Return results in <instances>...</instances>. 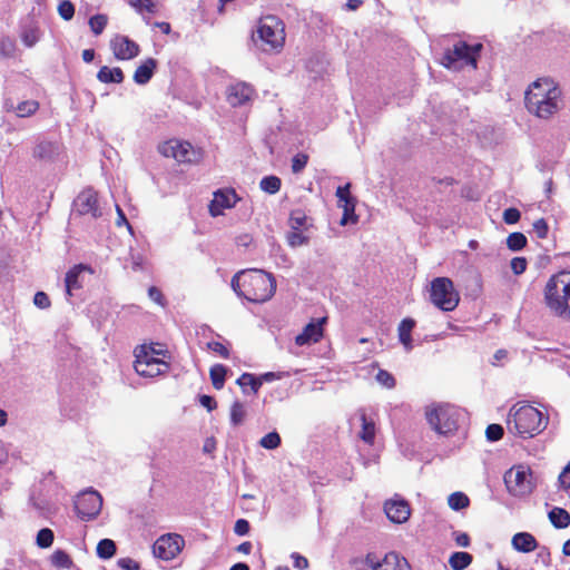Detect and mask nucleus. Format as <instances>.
<instances>
[{
  "mask_svg": "<svg viewBox=\"0 0 570 570\" xmlns=\"http://www.w3.org/2000/svg\"><path fill=\"white\" fill-rule=\"evenodd\" d=\"M76 210L80 215H89L92 218L101 216L99 208L98 194L92 188L83 189L75 200Z\"/></svg>",
  "mask_w": 570,
  "mask_h": 570,
  "instance_id": "dca6fc26",
  "label": "nucleus"
},
{
  "mask_svg": "<svg viewBox=\"0 0 570 570\" xmlns=\"http://www.w3.org/2000/svg\"><path fill=\"white\" fill-rule=\"evenodd\" d=\"M207 348L212 352L218 354L223 358L229 357V350L227 346H225L223 343L217 341H212L207 343Z\"/></svg>",
  "mask_w": 570,
  "mask_h": 570,
  "instance_id": "864d4df0",
  "label": "nucleus"
},
{
  "mask_svg": "<svg viewBox=\"0 0 570 570\" xmlns=\"http://www.w3.org/2000/svg\"><path fill=\"white\" fill-rule=\"evenodd\" d=\"M341 207L343 208V217L341 219V225H345L350 219H352L353 222L357 220V217L355 216V197L352 196L348 199H345Z\"/></svg>",
  "mask_w": 570,
  "mask_h": 570,
  "instance_id": "e433bc0d",
  "label": "nucleus"
},
{
  "mask_svg": "<svg viewBox=\"0 0 570 570\" xmlns=\"http://www.w3.org/2000/svg\"><path fill=\"white\" fill-rule=\"evenodd\" d=\"M148 295L150 299H153L155 303L159 305H164V295L159 288L156 286H150L148 289Z\"/></svg>",
  "mask_w": 570,
  "mask_h": 570,
  "instance_id": "e2e57ef3",
  "label": "nucleus"
},
{
  "mask_svg": "<svg viewBox=\"0 0 570 570\" xmlns=\"http://www.w3.org/2000/svg\"><path fill=\"white\" fill-rule=\"evenodd\" d=\"M97 79L102 83H121L125 75L119 67L109 68L102 66L97 72Z\"/></svg>",
  "mask_w": 570,
  "mask_h": 570,
  "instance_id": "a878e982",
  "label": "nucleus"
},
{
  "mask_svg": "<svg viewBox=\"0 0 570 570\" xmlns=\"http://www.w3.org/2000/svg\"><path fill=\"white\" fill-rule=\"evenodd\" d=\"M157 61L154 58L146 59L134 72V81L137 85H146L154 76Z\"/></svg>",
  "mask_w": 570,
  "mask_h": 570,
  "instance_id": "5701e85b",
  "label": "nucleus"
},
{
  "mask_svg": "<svg viewBox=\"0 0 570 570\" xmlns=\"http://www.w3.org/2000/svg\"><path fill=\"white\" fill-rule=\"evenodd\" d=\"M482 49V43L469 45L460 40L455 42L452 48L444 51L441 63L446 69L452 70H461L464 67L476 69Z\"/></svg>",
  "mask_w": 570,
  "mask_h": 570,
  "instance_id": "423d86ee",
  "label": "nucleus"
},
{
  "mask_svg": "<svg viewBox=\"0 0 570 570\" xmlns=\"http://www.w3.org/2000/svg\"><path fill=\"white\" fill-rule=\"evenodd\" d=\"M53 532L49 528L41 529L37 534V544L40 548H49L53 543Z\"/></svg>",
  "mask_w": 570,
  "mask_h": 570,
  "instance_id": "c03bdc74",
  "label": "nucleus"
},
{
  "mask_svg": "<svg viewBox=\"0 0 570 570\" xmlns=\"http://www.w3.org/2000/svg\"><path fill=\"white\" fill-rule=\"evenodd\" d=\"M362 431L360 438L367 444L372 445L375 440V424L366 419L365 414H362Z\"/></svg>",
  "mask_w": 570,
  "mask_h": 570,
  "instance_id": "2f4dec72",
  "label": "nucleus"
},
{
  "mask_svg": "<svg viewBox=\"0 0 570 570\" xmlns=\"http://www.w3.org/2000/svg\"><path fill=\"white\" fill-rule=\"evenodd\" d=\"M110 49L117 60H130L140 52L139 45L124 35H115L110 39Z\"/></svg>",
  "mask_w": 570,
  "mask_h": 570,
  "instance_id": "2eb2a0df",
  "label": "nucleus"
},
{
  "mask_svg": "<svg viewBox=\"0 0 570 570\" xmlns=\"http://www.w3.org/2000/svg\"><path fill=\"white\" fill-rule=\"evenodd\" d=\"M22 41L27 47H32L38 41V33L36 29L26 30L22 33Z\"/></svg>",
  "mask_w": 570,
  "mask_h": 570,
  "instance_id": "bf43d9fd",
  "label": "nucleus"
},
{
  "mask_svg": "<svg viewBox=\"0 0 570 570\" xmlns=\"http://www.w3.org/2000/svg\"><path fill=\"white\" fill-rule=\"evenodd\" d=\"M287 243L291 247L303 246L308 243V237L303 234L301 229H292L286 236Z\"/></svg>",
  "mask_w": 570,
  "mask_h": 570,
  "instance_id": "a19ab883",
  "label": "nucleus"
},
{
  "mask_svg": "<svg viewBox=\"0 0 570 570\" xmlns=\"http://www.w3.org/2000/svg\"><path fill=\"white\" fill-rule=\"evenodd\" d=\"M16 52V43L10 38H2L0 40V55L4 58L13 57Z\"/></svg>",
  "mask_w": 570,
  "mask_h": 570,
  "instance_id": "09e8293b",
  "label": "nucleus"
},
{
  "mask_svg": "<svg viewBox=\"0 0 570 570\" xmlns=\"http://www.w3.org/2000/svg\"><path fill=\"white\" fill-rule=\"evenodd\" d=\"M259 444L264 449L274 450L281 445V436L275 431L269 432L261 439Z\"/></svg>",
  "mask_w": 570,
  "mask_h": 570,
  "instance_id": "37998d69",
  "label": "nucleus"
},
{
  "mask_svg": "<svg viewBox=\"0 0 570 570\" xmlns=\"http://www.w3.org/2000/svg\"><path fill=\"white\" fill-rule=\"evenodd\" d=\"M455 543L459 547L466 548L470 546V537L465 532H458L455 533Z\"/></svg>",
  "mask_w": 570,
  "mask_h": 570,
  "instance_id": "774afa93",
  "label": "nucleus"
},
{
  "mask_svg": "<svg viewBox=\"0 0 570 570\" xmlns=\"http://www.w3.org/2000/svg\"><path fill=\"white\" fill-rule=\"evenodd\" d=\"M306 223V216L301 210H295L291 214L289 224L292 229H301Z\"/></svg>",
  "mask_w": 570,
  "mask_h": 570,
  "instance_id": "3c124183",
  "label": "nucleus"
},
{
  "mask_svg": "<svg viewBox=\"0 0 570 570\" xmlns=\"http://www.w3.org/2000/svg\"><path fill=\"white\" fill-rule=\"evenodd\" d=\"M291 558L293 559V566L296 569L305 570L309 566V562H308L307 558H305L304 556H302V554H299L297 552H293Z\"/></svg>",
  "mask_w": 570,
  "mask_h": 570,
  "instance_id": "13d9d810",
  "label": "nucleus"
},
{
  "mask_svg": "<svg viewBox=\"0 0 570 570\" xmlns=\"http://www.w3.org/2000/svg\"><path fill=\"white\" fill-rule=\"evenodd\" d=\"M227 368L223 364H215L209 370V376L215 390H222L225 385Z\"/></svg>",
  "mask_w": 570,
  "mask_h": 570,
  "instance_id": "cd10ccee",
  "label": "nucleus"
},
{
  "mask_svg": "<svg viewBox=\"0 0 570 570\" xmlns=\"http://www.w3.org/2000/svg\"><path fill=\"white\" fill-rule=\"evenodd\" d=\"M128 4L132 7L137 12H148V13H155L156 12V4L153 0H127Z\"/></svg>",
  "mask_w": 570,
  "mask_h": 570,
  "instance_id": "79ce46f5",
  "label": "nucleus"
},
{
  "mask_svg": "<svg viewBox=\"0 0 570 570\" xmlns=\"http://www.w3.org/2000/svg\"><path fill=\"white\" fill-rule=\"evenodd\" d=\"M561 90L549 78H539L525 91L524 101L529 112L548 119L558 111Z\"/></svg>",
  "mask_w": 570,
  "mask_h": 570,
  "instance_id": "f03ea898",
  "label": "nucleus"
},
{
  "mask_svg": "<svg viewBox=\"0 0 570 570\" xmlns=\"http://www.w3.org/2000/svg\"><path fill=\"white\" fill-rule=\"evenodd\" d=\"M82 272L94 273L92 268L85 264H77L67 272L65 284L68 296H72V291L80 289L82 287V283L79 281Z\"/></svg>",
  "mask_w": 570,
  "mask_h": 570,
  "instance_id": "412c9836",
  "label": "nucleus"
},
{
  "mask_svg": "<svg viewBox=\"0 0 570 570\" xmlns=\"http://www.w3.org/2000/svg\"><path fill=\"white\" fill-rule=\"evenodd\" d=\"M158 151L167 158H174L179 164H198L204 158L202 148L194 147L188 141L170 139L158 147Z\"/></svg>",
  "mask_w": 570,
  "mask_h": 570,
  "instance_id": "9d476101",
  "label": "nucleus"
},
{
  "mask_svg": "<svg viewBox=\"0 0 570 570\" xmlns=\"http://www.w3.org/2000/svg\"><path fill=\"white\" fill-rule=\"evenodd\" d=\"M259 186H261L262 190H264L265 193L274 195L279 191L281 186H282V180L277 176L271 175V176L264 177L261 180Z\"/></svg>",
  "mask_w": 570,
  "mask_h": 570,
  "instance_id": "4c0bfd02",
  "label": "nucleus"
},
{
  "mask_svg": "<svg viewBox=\"0 0 570 570\" xmlns=\"http://www.w3.org/2000/svg\"><path fill=\"white\" fill-rule=\"evenodd\" d=\"M255 94V89L246 82L232 85L227 91V101L230 106L237 107L249 101Z\"/></svg>",
  "mask_w": 570,
  "mask_h": 570,
  "instance_id": "6ab92c4d",
  "label": "nucleus"
},
{
  "mask_svg": "<svg viewBox=\"0 0 570 570\" xmlns=\"http://www.w3.org/2000/svg\"><path fill=\"white\" fill-rule=\"evenodd\" d=\"M511 544L514 550L523 553H529L538 548V541L529 532H519L512 537Z\"/></svg>",
  "mask_w": 570,
  "mask_h": 570,
  "instance_id": "4be33fe9",
  "label": "nucleus"
},
{
  "mask_svg": "<svg viewBox=\"0 0 570 570\" xmlns=\"http://www.w3.org/2000/svg\"><path fill=\"white\" fill-rule=\"evenodd\" d=\"M541 411L525 403L518 402L511 406L507 419V429L510 433L522 439H530L540 434L547 426Z\"/></svg>",
  "mask_w": 570,
  "mask_h": 570,
  "instance_id": "7ed1b4c3",
  "label": "nucleus"
},
{
  "mask_svg": "<svg viewBox=\"0 0 570 570\" xmlns=\"http://www.w3.org/2000/svg\"><path fill=\"white\" fill-rule=\"evenodd\" d=\"M350 188H351V184L347 183L346 185L340 186L336 189V197L338 198V202L343 203L345 199H348L350 197H352Z\"/></svg>",
  "mask_w": 570,
  "mask_h": 570,
  "instance_id": "69168bd1",
  "label": "nucleus"
},
{
  "mask_svg": "<svg viewBox=\"0 0 570 570\" xmlns=\"http://www.w3.org/2000/svg\"><path fill=\"white\" fill-rule=\"evenodd\" d=\"M33 304L39 308H48L51 302L45 292H37L33 297Z\"/></svg>",
  "mask_w": 570,
  "mask_h": 570,
  "instance_id": "4d7b16f0",
  "label": "nucleus"
},
{
  "mask_svg": "<svg viewBox=\"0 0 570 570\" xmlns=\"http://www.w3.org/2000/svg\"><path fill=\"white\" fill-rule=\"evenodd\" d=\"M118 566L122 570H139V563L131 558H121L118 560Z\"/></svg>",
  "mask_w": 570,
  "mask_h": 570,
  "instance_id": "680f3d73",
  "label": "nucleus"
},
{
  "mask_svg": "<svg viewBox=\"0 0 570 570\" xmlns=\"http://www.w3.org/2000/svg\"><path fill=\"white\" fill-rule=\"evenodd\" d=\"M238 196L233 188L219 189L214 193V198L209 204V213L216 217L223 215L224 210L236 205Z\"/></svg>",
  "mask_w": 570,
  "mask_h": 570,
  "instance_id": "f3484780",
  "label": "nucleus"
},
{
  "mask_svg": "<svg viewBox=\"0 0 570 570\" xmlns=\"http://www.w3.org/2000/svg\"><path fill=\"white\" fill-rule=\"evenodd\" d=\"M250 525L249 522L245 519H238L235 522L234 531L238 535H245L249 532Z\"/></svg>",
  "mask_w": 570,
  "mask_h": 570,
  "instance_id": "052dcab7",
  "label": "nucleus"
},
{
  "mask_svg": "<svg viewBox=\"0 0 570 570\" xmlns=\"http://www.w3.org/2000/svg\"><path fill=\"white\" fill-rule=\"evenodd\" d=\"M38 109L39 102L37 100H24L17 105L16 112L17 116L23 118L36 114Z\"/></svg>",
  "mask_w": 570,
  "mask_h": 570,
  "instance_id": "58836bf2",
  "label": "nucleus"
},
{
  "mask_svg": "<svg viewBox=\"0 0 570 570\" xmlns=\"http://www.w3.org/2000/svg\"><path fill=\"white\" fill-rule=\"evenodd\" d=\"M134 368L142 377H157L170 371V363L167 350L159 343L141 344L134 350Z\"/></svg>",
  "mask_w": 570,
  "mask_h": 570,
  "instance_id": "39448f33",
  "label": "nucleus"
},
{
  "mask_svg": "<svg viewBox=\"0 0 570 570\" xmlns=\"http://www.w3.org/2000/svg\"><path fill=\"white\" fill-rule=\"evenodd\" d=\"M185 539L178 533H166L160 535L153 546L155 557L170 561L175 559L184 549Z\"/></svg>",
  "mask_w": 570,
  "mask_h": 570,
  "instance_id": "f8f14e48",
  "label": "nucleus"
},
{
  "mask_svg": "<svg viewBox=\"0 0 570 570\" xmlns=\"http://www.w3.org/2000/svg\"><path fill=\"white\" fill-rule=\"evenodd\" d=\"M521 214L518 208L510 207L503 212V220L508 225L517 224L520 220Z\"/></svg>",
  "mask_w": 570,
  "mask_h": 570,
  "instance_id": "5fc2aeb1",
  "label": "nucleus"
},
{
  "mask_svg": "<svg viewBox=\"0 0 570 570\" xmlns=\"http://www.w3.org/2000/svg\"><path fill=\"white\" fill-rule=\"evenodd\" d=\"M199 403L208 411H213L217 407L216 400L210 395H200Z\"/></svg>",
  "mask_w": 570,
  "mask_h": 570,
  "instance_id": "0e129e2a",
  "label": "nucleus"
},
{
  "mask_svg": "<svg viewBox=\"0 0 570 570\" xmlns=\"http://www.w3.org/2000/svg\"><path fill=\"white\" fill-rule=\"evenodd\" d=\"M425 417L439 434H453L459 428L461 411L449 403L432 404L425 410Z\"/></svg>",
  "mask_w": 570,
  "mask_h": 570,
  "instance_id": "0eeeda50",
  "label": "nucleus"
},
{
  "mask_svg": "<svg viewBox=\"0 0 570 570\" xmlns=\"http://www.w3.org/2000/svg\"><path fill=\"white\" fill-rule=\"evenodd\" d=\"M365 564L372 570H411L407 560L396 552H389L382 559L370 552L365 557Z\"/></svg>",
  "mask_w": 570,
  "mask_h": 570,
  "instance_id": "4468645a",
  "label": "nucleus"
},
{
  "mask_svg": "<svg viewBox=\"0 0 570 570\" xmlns=\"http://www.w3.org/2000/svg\"><path fill=\"white\" fill-rule=\"evenodd\" d=\"M504 430L500 424H489L485 429V436L491 442H497L503 438Z\"/></svg>",
  "mask_w": 570,
  "mask_h": 570,
  "instance_id": "a18cd8bd",
  "label": "nucleus"
},
{
  "mask_svg": "<svg viewBox=\"0 0 570 570\" xmlns=\"http://www.w3.org/2000/svg\"><path fill=\"white\" fill-rule=\"evenodd\" d=\"M51 564L59 569H70L73 567L71 557L63 550H56L50 557Z\"/></svg>",
  "mask_w": 570,
  "mask_h": 570,
  "instance_id": "7c9ffc66",
  "label": "nucleus"
},
{
  "mask_svg": "<svg viewBox=\"0 0 570 570\" xmlns=\"http://www.w3.org/2000/svg\"><path fill=\"white\" fill-rule=\"evenodd\" d=\"M414 327L415 321L410 317L402 320L397 327L399 340L407 352L413 348L411 333Z\"/></svg>",
  "mask_w": 570,
  "mask_h": 570,
  "instance_id": "393cba45",
  "label": "nucleus"
},
{
  "mask_svg": "<svg viewBox=\"0 0 570 570\" xmlns=\"http://www.w3.org/2000/svg\"><path fill=\"white\" fill-rule=\"evenodd\" d=\"M57 154L58 147L51 141H40L32 150L33 158L40 161L52 160Z\"/></svg>",
  "mask_w": 570,
  "mask_h": 570,
  "instance_id": "b1692460",
  "label": "nucleus"
},
{
  "mask_svg": "<svg viewBox=\"0 0 570 570\" xmlns=\"http://www.w3.org/2000/svg\"><path fill=\"white\" fill-rule=\"evenodd\" d=\"M237 384L242 387L243 392H246V389L249 387L250 391L256 394L262 386V380L250 373H243L237 379Z\"/></svg>",
  "mask_w": 570,
  "mask_h": 570,
  "instance_id": "c85d7f7f",
  "label": "nucleus"
},
{
  "mask_svg": "<svg viewBox=\"0 0 570 570\" xmlns=\"http://www.w3.org/2000/svg\"><path fill=\"white\" fill-rule=\"evenodd\" d=\"M58 13L63 20H71L75 14V6L69 0H63L58 6Z\"/></svg>",
  "mask_w": 570,
  "mask_h": 570,
  "instance_id": "49530a36",
  "label": "nucleus"
},
{
  "mask_svg": "<svg viewBox=\"0 0 570 570\" xmlns=\"http://www.w3.org/2000/svg\"><path fill=\"white\" fill-rule=\"evenodd\" d=\"M448 503L452 510L459 511L469 507L470 499L463 492H454L449 495Z\"/></svg>",
  "mask_w": 570,
  "mask_h": 570,
  "instance_id": "c9c22d12",
  "label": "nucleus"
},
{
  "mask_svg": "<svg viewBox=\"0 0 570 570\" xmlns=\"http://www.w3.org/2000/svg\"><path fill=\"white\" fill-rule=\"evenodd\" d=\"M308 163V155L304 153L296 154L292 159V171L294 174L301 173Z\"/></svg>",
  "mask_w": 570,
  "mask_h": 570,
  "instance_id": "de8ad7c7",
  "label": "nucleus"
},
{
  "mask_svg": "<svg viewBox=\"0 0 570 570\" xmlns=\"http://www.w3.org/2000/svg\"><path fill=\"white\" fill-rule=\"evenodd\" d=\"M384 512L393 523H404L411 515V508L404 499H393L384 503Z\"/></svg>",
  "mask_w": 570,
  "mask_h": 570,
  "instance_id": "a211bd4d",
  "label": "nucleus"
},
{
  "mask_svg": "<svg viewBox=\"0 0 570 570\" xmlns=\"http://www.w3.org/2000/svg\"><path fill=\"white\" fill-rule=\"evenodd\" d=\"M504 483L509 493L514 497L529 495L534 489L531 469L522 464L514 465L505 472Z\"/></svg>",
  "mask_w": 570,
  "mask_h": 570,
  "instance_id": "9b49d317",
  "label": "nucleus"
},
{
  "mask_svg": "<svg viewBox=\"0 0 570 570\" xmlns=\"http://www.w3.org/2000/svg\"><path fill=\"white\" fill-rule=\"evenodd\" d=\"M510 266L515 275H521L525 272L528 262L524 257H513L511 259Z\"/></svg>",
  "mask_w": 570,
  "mask_h": 570,
  "instance_id": "6e6d98bb",
  "label": "nucleus"
},
{
  "mask_svg": "<svg viewBox=\"0 0 570 570\" xmlns=\"http://www.w3.org/2000/svg\"><path fill=\"white\" fill-rule=\"evenodd\" d=\"M246 414L247 413H246L245 405L242 402H239V401L233 402V404L230 406V414H229L232 425L238 426V425L243 424V422L245 421Z\"/></svg>",
  "mask_w": 570,
  "mask_h": 570,
  "instance_id": "473e14b6",
  "label": "nucleus"
},
{
  "mask_svg": "<svg viewBox=\"0 0 570 570\" xmlns=\"http://www.w3.org/2000/svg\"><path fill=\"white\" fill-rule=\"evenodd\" d=\"M232 287L238 296L252 303L269 301L276 291V279L263 269L249 268L236 273L232 278Z\"/></svg>",
  "mask_w": 570,
  "mask_h": 570,
  "instance_id": "f257e3e1",
  "label": "nucleus"
},
{
  "mask_svg": "<svg viewBox=\"0 0 570 570\" xmlns=\"http://www.w3.org/2000/svg\"><path fill=\"white\" fill-rule=\"evenodd\" d=\"M326 321L325 317L318 321L309 322L301 334L295 337V343L298 346H303L309 343H317L323 337V324Z\"/></svg>",
  "mask_w": 570,
  "mask_h": 570,
  "instance_id": "aec40b11",
  "label": "nucleus"
},
{
  "mask_svg": "<svg viewBox=\"0 0 570 570\" xmlns=\"http://www.w3.org/2000/svg\"><path fill=\"white\" fill-rule=\"evenodd\" d=\"M533 232L535 233L538 238H547L549 233V226L544 218H539L533 223Z\"/></svg>",
  "mask_w": 570,
  "mask_h": 570,
  "instance_id": "603ef678",
  "label": "nucleus"
},
{
  "mask_svg": "<svg viewBox=\"0 0 570 570\" xmlns=\"http://www.w3.org/2000/svg\"><path fill=\"white\" fill-rule=\"evenodd\" d=\"M116 550V543L111 539H102L97 544V556L101 559L112 558Z\"/></svg>",
  "mask_w": 570,
  "mask_h": 570,
  "instance_id": "72a5a7b5",
  "label": "nucleus"
},
{
  "mask_svg": "<svg viewBox=\"0 0 570 570\" xmlns=\"http://www.w3.org/2000/svg\"><path fill=\"white\" fill-rule=\"evenodd\" d=\"M107 23L108 18L106 14L98 13L89 19V27L96 36H99L104 32Z\"/></svg>",
  "mask_w": 570,
  "mask_h": 570,
  "instance_id": "ea45409f",
  "label": "nucleus"
},
{
  "mask_svg": "<svg viewBox=\"0 0 570 570\" xmlns=\"http://www.w3.org/2000/svg\"><path fill=\"white\" fill-rule=\"evenodd\" d=\"M549 520L557 529H564L570 524V514L562 508H553L549 512Z\"/></svg>",
  "mask_w": 570,
  "mask_h": 570,
  "instance_id": "bb28decb",
  "label": "nucleus"
},
{
  "mask_svg": "<svg viewBox=\"0 0 570 570\" xmlns=\"http://www.w3.org/2000/svg\"><path fill=\"white\" fill-rule=\"evenodd\" d=\"M559 481L564 489L570 488V462L566 465L559 475Z\"/></svg>",
  "mask_w": 570,
  "mask_h": 570,
  "instance_id": "338daca9",
  "label": "nucleus"
},
{
  "mask_svg": "<svg viewBox=\"0 0 570 570\" xmlns=\"http://www.w3.org/2000/svg\"><path fill=\"white\" fill-rule=\"evenodd\" d=\"M430 301L443 312L454 311L460 303V294L449 277H435L430 284Z\"/></svg>",
  "mask_w": 570,
  "mask_h": 570,
  "instance_id": "1a4fd4ad",
  "label": "nucleus"
},
{
  "mask_svg": "<svg viewBox=\"0 0 570 570\" xmlns=\"http://www.w3.org/2000/svg\"><path fill=\"white\" fill-rule=\"evenodd\" d=\"M102 508V498L97 491L80 493L75 501V510L79 519L90 521L96 519Z\"/></svg>",
  "mask_w": 570,
  "mask_h": 570,
  "instance_id": "ddd939ff",
  "label": "nucleus"
},
{
  "mask_svg": "<svg viewBox=\"0 0 570 570\" xmlns=\"http://www.w3.org/2000/svg\"><path fill=\"white\" fill-rule=\"evenodd\" d=\"M257 36L265 52H279L285 45V24L276 16H266L259 20Z\"/></svg>",
  "mask_w": 570,
  "mask_h": 570,
  "instance_id": "6e6552de",
  "label": "nucleus"
},
{
  "mask_svg": "<svg viewBox=\"0 0 570 570\" xmlns=\"http://www.w3.org/2000/svg\"><path fill=\"white\" fill-rule=\"evenodd\" d=\"M542 294L543 304L553 316L570 320V271L551 275Z\"/></svg>",
  "mask_w": 570,
  "mask_h": 570,
  "instance_id": "20e7f679",
  "label": "nucleus"
},
{
  "mask_svg": "<svg viewBox=\"0 0 570 570\" xmlns=\"http://www.w3.org/2000/svg\"><path fill=\"white\" fill-rule=\"evenodd\" d=\"M376 381L386 389H393L396 384L394 376L385 370L377 372Z\"/></svg>",
  "mask_w": 570,
  "mask_h": 570,
  "instance_id": "8fccbe9b",
  "label": "nucleus"
},
{
  "mask_svg": "<svg viewBox=\"0 0 570 570\" xmlns=\"http://www.w3.org/2000/svg\"><path fill=\"white\" fill-rule=\"evenodd\" d=\"M528 244V239L524 234L520 232L511 233L507 237V246L510 250L518 252L523 249Z\"/></svg>",
  "mask_w": 570,
  "mask_h": 570,
  "instance_id": "f704fd0d",
  "label": "nucleus"
},
{
  "mask_svg": "<svg viewBox=\"0 0 570 570\" xmlns=\"http://www.w3.org/2000/svg\"><path fill=\"white\" fill-rule=\"evenodd\" d=\"M472 560L473 558L470 553L460 551L454 552L450 557L449 563L453 570H463L471 564Z\"/></svg>",
  "mask_w": 570,
  "mask_h": 570,
  "instance_id": "c756f323",
  "label": "nucleus"
}]
</instances>
